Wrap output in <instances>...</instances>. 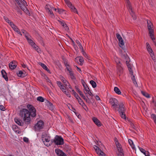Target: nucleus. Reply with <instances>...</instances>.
Segmentation results:
<instances>
[{"mask_svg": "<svg viewBox=\"0 0 156 156\" xmlns=\"http://www.w3.org/2000/svg\"><path fill=\"white\" fill-rule=\"evenodd\" d=\"M45 8L46 10L48 12L49 14L51 15L52 17H54V15L52 12V11L51 9H53L55 10L56 11V9L55 8H54L53 7L51 8V7H50L49 5H47L45 6Z\"/></svg>", "mask_w": 156, "mask_h": 156, "instance_id": "9b49d317", "label": "nucleus"}, {"mask_svg": "<svg viewBox=\"0 0 156 156\" xmlns=\"http://www.w3.org/2000/svg\"><path fill=\"white\" fill-rule=\"evenodd\" d=\"M94 148L97 153L99 156H105V154L98 147L95 146L94 147Z\"/></svg>", "mask_w": 156, "mask_h": 156, "instance_id": "f8f14e48", "label": "nucleus"}, {"mask_svg": "<svg viewBox=\"0 0 156 156\" xmlns=\"http://www.w3.org/2000/svg\"><path fill=\"white\" fill-rule=\"evenodd\" d=\"M44 126L43 122L41 120L38 121L34 126L36 131H40L43 129Z\"/></svg>", "mask_w": 156, "mask_h": 156, "instance_id": "6e6552de", "label": "nucleus"}, {"mask_svg": "<svg viewBox=\"0 0 156 156\" xmlns=\"http://www.w3.org/2000/svg\"><path fill=\"white\" fill-rule=\"evenodd\" d=\"M39 64L43 68V69L46 70L49 73L50 72L49 69L45 64L41 62Z\"/></svg>", "mask_w": 156, "mask_h": 156, "instance_id": "cd10ccee", "label": "nucleus"}, {"mask_svg": "<svg viewBox=\"0 0 156 156\" xmlns=\"http://www.w3.org/2000/svg\"><path fill=\"white\" fill-rule=\"evenodd\" d=\"M76 42L78 44V45H80V44H81L80 42L78 40H76Z\"/></svg>", "mask_w": 156, "mask_h": 156, "instance_id": "774afa93", "label": "nucleus"}, {"mask_svg": "<svg viewBox=\"0 0 156 156\" xmlns=\"http://www.w3.org/2000/svg\"><path fill=\"white\" fill-rule=\"evenodd\" d=\"M77 99L78 100V101L79 103V104L80 105H81V103H83V105L82 106H86L87 107V108L88 109V108L87 107L86 105L84 104V103L83 101L80 98V97H79V98H78V99Z\"/></svg>", "mask_w": 156, "mask_h": 156, "instance_id": "473e14b6", "label": "nucleus"}, {"mask_svg": "<svg viewBox=\"0 0 156 156\" xmlns=\"http://www.w3.org/2000/svg\"><path fill=\"white\" fill-rule=\"evenodd\" d=\"M26 39L27 40L30 44V45L33 48L36 49L38 52H39L38 51L39 49H38V47L35 44L32 40L29 38V36L27 37Z\"/></svg>", "mask_w": 156, "mask_h": 156, "instance_id": "9d476101", "label": "nucleus"}, {"mask_svg": "<svg viewBox=\"0 0 156 156\" xmlns=\"http://www.w3.org/2000/svg\"><path fill=\"white\" fill-rule=\"evenodd\" d=\"M116 37L118 40L122 39V38L120 35L118 33L116 34Z\"/></svg>", "mask_w": 156, "mask_h": 156, "instance_id": "37998d69", "label": "nucleus"}, {"mask_svg": "<svg viewBox=\"0 0 156 156\" xmlns=\"http://www.w3.org/2000/svg\"><path fill=\"white\" fill-rule=\"evenodd\" d=\"M132 81H133V83L134 84H137L136 81V80L135 77L134 76H132Z\"/></svg>", "mask_w": 156, "mask_h": 156, "instance_id": "c03bdc74", "label": "nucleus"}, {"mask_svg": "<svg viewBox=\"0 0 156 156\" xmlns=\"http://www.w3.org/2000/svg\"><path fill=\"white\" fill-rule=\"evenodd\" d=\"M147 25L148 29L149 31V34L150 35V36L152 40H153L155 39L154 37V35L153 33L154 30L152 29L153 27V24L151 23V21L149 20H147Z\"/></svg>", "mask_w": 156, "mask_h": 156, "instance_id": "39448f33", "label": "nucleus"}, {"mask_svg": "<svg viewBox=\"0 0 156 156\" xmlns=\"http://www.w3.org/2000/svg\"><path fill=\"white\" fill-rule=\"evenodd\" d=\"M120 44L122 45H123L124 44V43L123 42V40L122 39L120 40H119Z\"/></svg>", "mask_w": 156, "mask_h": 156, "instance_id": "3c124183", "label": "nucleus"}, {"mask_svg": "<svg viewBox=\"0 0 156 156\" xmlns=\"http://www.w3.org/2000/svg\"><path fill=\"white\" fill-rule=\"evenodd\" d=\"M55 152L58 156H67L65 153L58 149H55Z\"/></svg>", "mask_w": 156, "mask_h": 156, "instance_id": "2eb2a0df", "label": "nucleus"}, {"mask_svg": "<svg viewBox=\"0 0 156 156\" xmlns=\"http://www.w3.org/2000/svg\"><path fill=\"white\" fill-rule=\"evenodd\" d=\"M59 22H60V24L64 27V28L65 29V30H66L68 31L69 29L68 27L67 26L66 24V23L63 21H59Z\"/></svg>", "mask_w": 156, "mask_h": 156, "instance_id": "5701e85b", "label": "nucleus"}, {"mask_svg": "<svg viewBox=\"0 0 156 156\" xmlns=\"http://www.w3.org/2000/svg\"><path fill=\"white\" fill-rule=\"evenodd\" d=\"M0 109L3 111H4L5 110V108L2 105H0Z\"/></svg>", "mask_w": 156, "mask_h": 156, "instance_id": "09e8293b", "label": "nucleus"}, {"mask_svg": "<svg viewBox=\"0 0 156 156\" xmlns=\"http://www.w3.org/2000/svg\"><path fill=\"white\" fill-rule=\"evenodd\" d=\"M92 120L98 126H101V123L100 121L96 118L94 117L92 118Z\"/></svg>", "mask_w": 156, "mask_h": 156, "instance_id": "6ab92c4d", "label": "nucleus"}, {"mask_svg": "<svg viewBox=\"0 0 156 156\" xmlns=\"http://www.w3.org/2000/svg\"><path fill=\"white\" fill-rule=\"evenodd\" d=\"M48 103L47 104L48 107L50 109L52 110L53 109L54 106H53L52 103L48 101H47Z\"/></svg>", "mask_w": 156, "mask_h": 156, "instance_id": "a878e982", "label": "nucleus"}, {"mask_svg": "<svg viewBox=\"0 0 156 156\" xmlns=\"http://www.w3.org/2000/svg\"><path fill=\"white\" fill-rule=\"evenodd\" d=\"M84 92L86 95L88 94L90 96L92 97L93 96V94H92V92L90 91V89L88 86H87V87L84 88Z\"/></svg>", "mask_w": 156, "mask_h": 156, "instance_id": "f3484780", "label": "nucleus"}, {"mask_svg": "<svg viewBox=\"0 0 156 156\" xmlns=\"http://www.w3.org/2000/svg\"><path fill=\"white\" fill-rule=\"evenodd\" d=\"M128 68L129 72H130L131 74H133V72L132 71V69L130 65L127 66Z\"/></svg>", "mask_w": 156, "mask_h": 156, "instance_id": "a18cd8bd", "label": "nucleus"}, {"mask_svg": "<svg viewBox=\"0 0 156 156\" xmlns=\"http://www.w3.org/2000/svg\"><path fill=\"white\" fill-rule=\"evenodd\" d=\"M10 26L14 30L17 32L18 34L22 35V34L21 32L19 31V29L17 28L16 26L15 25L14 23H11Z\"/></svg>", "mask_w": 156, "mask_h": 156, "instance_id": "dca6fc26", "label": "nucleus"}, {"mask_svg": "<svg viewBox=\"0 0 156 156\" xmlns=\"http://www.w3.org/2000/svg\"><path fill=\"white\" fill-rule=\"evenodd\" d=\"M18 76L19 77H24L26 75L25 72H23L22 71H19L18 73H17Z\"/></svg>", "mask_w": 156, "mask_h": 156, "instance_id": "393cba45", "label": "nucleus"}, {"mask_svg": "<svg viewBox=\"0 0 156 156\" xmlns=\"http://www.w3.org/2000/svg\"><path fill=\"white\" fill-rule=\"evenodd\" d=\"M55 143L57 145H62L64 144V140L63 138L60 136L56 135L53 140Z\"/></svg>", "mask_w": 156, "mask_h": 156, "instance_id": "0eeeda50", "label": "nucleus"}, {"mask_svg": "<svg viewBox=\"0 0 156 156\" xmlns=\"http://www.w3.org/2000/svg\"><path fill=\"white\" fill-rule=\"evenodd\" d=\"M78 46L80 49L81 50V51H83V48L82 47L81 44H80V45H78Z\"/></svg>", "mask_w": 156, "mask_h": 156, "instance_id": "4d7b16f0", "label": "nucleus"}, {"mask_svg": "<svg viewBox=\"0 0 156 156\" xmlns=\"http://www.w3.org/2000/svg\"><path fill=\"white\" fill-rule=\"evenodd\" d=\"M1 72L3 77L6 81H8V79L7 76V74L5 71L4 70H2L1 71Z\"/></svg>", "mask_w": 156, "mask_h": 156, "instance_id": "aec40b11", "label": "nucleus"}, {"mask_svg": "<svg viewBox=\"0 0 156 156\" xmlns=\"http://www.w3.org/2000/svg\"><path fill=\"white\" fill-rule=\"evenodd\" d=\"M139 149L140 151L143 153L146 156H150L149 153L148 151H146L143 148L141 147H139Z\"/></svg>", "mask_w": 156, "mask_h": 156, "instance_id": "412c9836", "label": "nucleus"}, {"mask_svg": "<svg viewBox=\"0 0 156 156\" xmlns=\"http://www.w3.org/2000/svg\"><path fill=\"white\" fill-rule=\"evenodd\" d=\"M114 90L115 92L118 94H121V92L120 90L117 87H114Z\"/></svg>", "mask_w": 156, "mask_h": 156, "instance_id": "c756f323", "label": "nucleus"}, {"mask_svg": "<svg viewBox=\"0 0 156 156\" xmlns=\"http://www.w3.org/2000/svg\"><path fill=\"white\" fill-rule=\"evenodd\" d=\"M14 120L16 123L20 126H23L24 124L23 121L19 119L15 118Z\"/></svg>", "mask_w": 156, "mask_h": 156, "instance_id": "a211bd4d", "label": "nucleus"}, {"mask_svg": "<svg viewBox=\"0 0 156 156\" xmlns=\"http://www.w3.org/2000/svg\"><path fill=\"white\" fill-rule=\"evenodd\" d=\"M83 58L82 57H80L79 58V61L81 63H82L83 62Z\"/></svg>", "mask_w": 156, "mask_h": 156, "instance_id": "5fc2aeb1", "label": "nucleus"}, {"mask_svg": "<svg viewBox=\"0 0 156 156\" xmlns=\"http://www.w3.org/2000/svg\"><path fill=\"white\" fill-rule=\"evenodd\" d=\"M115 144H116V145L117 146V147L118 148V147H120V144L118 142V141H117L116 142H115Z\"/></svg>", "mask_w": 156, "mask_h": 156, "instance_id": "6e6d98bb", "label": "nucleus"}, {"mask_svg": "<svg viewBox=\"0 0 156 156\" xmlns=\"http://www.w3.org/2000/svg\"><path fill=\"white\" fill-rule=\"evenodd\" d=\"M67 70L69 73V75L70 76V77L71 79L73 80H74L76 79V77L75 76L73 72L72 71L70 68L67 67Z\"/></svg>", "mask_w": 156, "mask_h": 156, "instance_id": "ddd939ff", "label": "nucleus"}, {"mask_svg": "<svg viewBox=\"0 0 156 156\" xmlns=\"http://www.w3.org/2000/svg\"><path fill=\"white\" fill-rule=\"evenodd\" d=\"M23 140L25 142H27L28 141V139L27 137H24L23 138Z\"/></svg>", "mask_w": 156, "mask_h": 156, "instance_id": "bf43d9fd", "label": "nucleus"}, {"mask_svg": "<svg viewBox=\"0 0 156 156\" xmlns=\"http://www.w3.org/2000/svg\"><path fill=\"white\" fill-rule=\"evenodd\" d=\"M61 80L63 82V83H66V81L64 78V77H63L62 76H61L60 77Z\"/></svg>", "mask_w": 156, "mask_h": 156, "instance_id": "49530a36", "label": "nucleus"}, {"mask_svg": "<svg viewBox=\"0 0 156 156\" xmlns=\"http://www.w3.org/2000/svg\"><path fill=\"white\" fill-rule=\"evenodd\" d=\"M27 107L28 109L29 113L32 117H35L36 116V110L35 108L32 105H28Z\"/></svg>", "mask_w": 156, "mask_h": 156, "instance_id": "423d86ee", "label": "nucleus"}, {"mask_svg": "<svg viewBox=\"0 0 156 156\" xmlns=\"http://www.w3.org/2000/svg\"><path fill=\"white\" fill-rule=\"evenodd\" d=\"M82 83L83 85L84 88H85L86 87H87V85L86 83H85V82L83 80H82Z\"/></svg>", "mask_w": 156, "mask_h": 156, "instance_id": "de8ad7c7", "label": "nucleus"}, {"mask_svg": "<svg viewBox=\"0 0 156 156\" xmlns=\"http://www.w3.org/2000/svg\"><path fill=\"white\" fill-rule=\"evenodd\" d=\"M17 66V63L16 61H12L9 64V68L11 69H14Z\"/></svg>", "mask_w": 156, "mask_h": 156, "instance_id": "4468645a", "label": "nucleus"}, {"mask_svg": "<svg viewBox=\"0 0 156 156\" xmlns=\"http://www.w3.org/2000/svg\"><path fill=\"white\" fill-rule=\"evenodd\" d=\"M67 6L69 7L71 5L72 3L69 2V0H64Z\"/></svg>", "mask_w": 156, "mask_h": 156, "instance_id": "a19ab883", "label": "nucleus"}, {"mask_svg": "<svg viewBox=\"0 0 156 156\" xmlns=\"http://www.w3.org/2000/svg\"><path fill=\"white\" fill-rule=\"evenodd\" d=\"M64 64L65 65V66H66V69H67V67H68L69 68H70V67H69V65L67 64V62L66 61H65L64 62Z\"/></svg>", "mask_w": 156, "mask_h": 156, "instance_id": "603ef678", "label": "nucleus"}, {"mask_svg": "<svg viewBox=\"0 0 156 156\" xmlns=\"http://www.w3.org/2000/svg\"><path fill=\"white\" fill-rule=\"evenodd\" d=\"M50 138L45 133L43 134L42 136V140L44 145L47 147L50 146L52 142V141H50Z\"/></svg>", "mask_w": 156, "mask_h": 156, "instance_id": "20e7f679", "label": "nucleus"}, {"mask_svg": "<svg viewBox=\"0 0 156 156\" xmlns=\"http://www.w3.org/2000/svg\"><path fill=\"white\" fill-rule=\"evenodd\" d=\"M128 142L131 146L132 148L133 149H134L135 147V146L132 140L130 139H129L128 140Z\"/></svg>", "mask_w": 156, "mask_h": 156, "instance_id": "72a5a7b5", "label": "nucleus"}, {"mask_svg": "<svg viewBox=\"0 0 156 156\" xmlns=\"http://www.w3.org/2000/svg\"><path fill=\"white\" fill-rule=\"evenodd\" d=\"M86 96L87 97V98L85 97L86 99H84L86 101V102L89 104H90L91 103V100L92 99V97H89L88 95V94L86 95Z\"/></svg>", "mask_w": 156, "mask_h": 156, "instance_id": "b1692460", "label": "nucleus"}, {"mask_svg": "<svg viewBox=\"0 0 156 156\" xmlns=\"http://www.w3.org/2000/svg\"><path fill=\"white\" fill-rule=\"evenodd\" d=\"M19 115L23 119L25 124L28 125L30 123L31 118L28 109L26 108L20 109L19 112Z\"/></svg>", "mask_w": 156, "mask_h": 156, "instance_id": "f03ea898", "label": "nucleus"}, {"mask_svg": "<svg viewBox=\"0 0 156 156\" xmlns=\"http://www.w3.org/2000/svg\"><path fill=\"white\" fill-rule=\"evenodd\" d=\"M66 83H63L64 85L65 86V87H66L68 86V84H69V83L66 81L65 82Z\"/></svg>", "mask_w": 156, "mask_h": 156, "instance_id": "680f3d73", "label": "nucleus"}, {"mask_svg": "<svg viewBox=\"0 0 156 156\" xmlns=\"http://www.w3.org/2000/svg\"><path fill=\"white\" fill-rule=\"evenodd\" d=\"M90 83L91 84L93 88H94L96 87L97 84L95 81L93 80H91L90 81Z\"/></svg>", "mask_w": 156, "mask_h": 156, "instance_id": "2f4dec72", "label": "nucleus"}, {"mask_svg": "<svg viewBox=\"0 0 156 156\" xmlns=\"http://www.w3.org/2000/svg\"><path fill=\"white\" fill-rule=\"evenodd\" d=\"M21 31L22 32L23 34L24 35L26 38L29 36L28 34L27 33V32L26 30H22Z\"/></svg>", "mask_w": 156, "mask_h": 156, "instance_id": "4c0bfd02", "label": "nucleus"}, {"mask_svg": "<svg viewBox=\"0 0 156 156\" xmlns=\"http://www.w3.org/2000/svg\"><path fill=\"white\" fill-rule=\"evenodd\" d=\"M109 102L113 107L115 111H118L121 117L123 119L126 118V114L125 113V106L123 103H120L119 104L118 108V100L115 98H112L109 99Z\"/></svg>", "mask_w": 156, "mask_h": 156, "instance_id": "f257e3e1", "label": "nucleus"}, {"mask_svg": "<svg viewBox=\"0 0 156 156\" xmlns=\"http://www.w3.org/2000/svg\"><path fill=\"white\" fill-rule=\"evenodd\" d=\"M37 100L41 102H44V99L41 96H39L37 98Z\"/></svg>", "mask_w": 156, "mask_h": 156, "instance_id": "c9c22d12", "label": "nucleus"}, {"mask_svg": "<svg viewBox=\"0 0 156 156\" xmlns=\"http://www.w3.org/2000/svg\"><path fill=\"white\" fill-rule=\"evenodd\" d=\"M122 64L120 65H118L117 66V68L118 72V73H120L119 75L121 74L123 72V69L122 66Z\"/></svg>", "mask_w": 156, "mask_h": 156, "instance_id": "4be33fe9", "label": "nucleus"}, {"mask_svg": "<svg viewBox=\"0 0 156 156\" xmlns=\"http://www.w3.org/2000/svg\"><path fill=\"white\" fill-rule=\"evenodd\" d=\"M72 92H73V94L74 95V96L75 97L76 99H78V98H79L80 97L78 95V94L75 92V91L73 90H72Z\"/></svg>", "mask_w": 156, "mask_h": 156, "instance_id": "e433bc0d", "label": "nucleus"}, {"mask_svg": "<svg viewBox=\"0 0 156 156\" xmlns=\"http://www.w3.org/2000/svg\"><path fill=\"white\" fill-rule=\"evenodd\" d=\"M84 99H86L85 96L83 94L82 92L81 91H79L78 93Z\"/></svg>", "mask_w": 156, "mask_h": 156, "instance_id": "79ce46f5", "label": "nucleus"}, {"mask_svg": "<svg viewBox=\"0 0 156 156\" xmlns=\"http://www.w3.org/2000/svg\"><path fill=\"white\" fill-rule=\"evenodd\" d=\"M151 117L154 120V121L156 124V115L154 114H152L151 115Z\"/></svg>", "mask_w": 156, "mask_h": 156, "instance_id": "ea45409f", "label": "nucleus"}, {"mask_svg": "<svg viewBox=\"0 0 156 156\" xmlns=\"http://www.w3.org/2000/svg\"><path fill=\"white\" fill-rule=\"evenodd\" d=\"M95 98L97 100H100V99L98 95H96L95 96Z\"/></svg>", "mask_w": 156, "mask_h": 156, "instance_id": "e2e57ef3", "label": "nucleus"}, {"mask_svg": "<svg viewBox=\"0 0 156 156\" xmlns=\"http://www.w3.org/2000/svg\"><path fill=\"white\" fill-rule=\"evenodd\" d=\"M127 8H128L129 11L133 20H135L136 19V16L135 15L132 9L130 2L128 0L127 1Z\"/></svg>", "mask_w": 156, "mask_h": 156, "instance_id": "1a4fd4ad", "label": "nucleus"}, {"mask_svg": "<svg viewBox=\"0 0 156 156\" xmlns=\"http://www.w3.org/2000/svg\"><path fill=\"white\" fill-rule=\"evenodd\" d=\"M115 61L116 64L117 66H118V65H121V64L120 62V60L119 58L116 57L115 58Z\"/></svg>", "mask_w": 156, "mask_h": 156, "instance_id": "7c9ffc66", "label": "nucleus"}, {"mask_svg": "<svg viewBox=\"0 0 156 156\" xmlns=\"http://www.w3.org/2000/svg\"><path fill=\"white\" fill-rule=\"evenodd\" d=\"M117 154L118 156H124V154L122 152H121L120 153H118Z\"/></svg>", "mask_w": 156, "mask_h": 156, "instance_id": "864d4df0", "label": "nucleus"}, {"mask_svg": "<svg viewBox=\"0 0 156 156\" xmlns=\"http://www.w3.org/2000/svg\"><path fill=\"white\" fill-rule=\"evenodd\" d=\"M131 126L134 129H135L136 127L133 123H131Z\"/></svg>", "mask_w": 156, "mask_h": 156, "instance_id": "338daca9", "label": "nucleus"}, {"mask_svg": "<svg viewBox=\"0 0 156 156\" xmlns=\"http://www.w3.org/2000/svg\"><path fill=\"white\" fill-rule=\"evenodd\" d=\"M57 83L59 87L61 86V85L62 84L61 83V82L59 81H57Z\"/></svg>", "mask_w": 156, "mask_h": 156, "instance_id": "052dcab7", "label": "nucleus"}, {"mask_svg": "<svg viewBox=\"0 0 156 156\" xmlns=\"http://www.w3.org/2000/svg\"><path fill=\"white\" fill-rule=\"evenodd\" d=\"M146 45H147V49H149L150 50H151V52H150V54H151V56H152V55H153V51L152 50V49L151 48L150 45H149L148 43L147 42L146 43Z\"/></svg>", "mask_w": 156, "mask_h": 156, "instance_id": "c85d7f7f", "label": "nucleus"}, {"mask_svg": "<svg viewBox=\"0 0 156 156\" xmlns=\"http://www.w3.org/2000/svg\"><path fill=\"white\" fill-rule=\"evenodd\" d=\"M81 51L82 52V53L83 56H85L86 58H88V56L86 52L84 51V50H83V51Z\"/></svg>", "mask_w": 156, "mask_h": 156, "instance_id": "8fccbe9b", "label": "nucleus"}, {"mask_svg": "<svg viewBox=\"0 0 156 156\" xmlns=\"http://www.w3.org/2000/svg\"><path fill=\"white\" fill-rule=\"evenodd\" d=\"M5 21L9 23L10 25L11 24V23H12V22H11L10 20H9L7 18V17L5 16H4L3 17Z\"/></svg>", "mask_w": 156, "mask_h": 156, "instance_id": "58836bf2", "label": "nucleus"}, {"mask_svg": "<svg viewBox=\"0 0 156 156\" xmlns=\"http://www.w3.org/2000/svg\"><path fill=\"white\" fill-rule=\"evenodd\" d=\"M117 149H118V153H120V152H122V148H121V147H118Z\"/></svg>", "mask_w": 156, "mask_h": 156, "instance_id": "13d9d810", "label": "nucleus"}, {"mask_svg": "<svg viewBox=\"0 0 156 156\" xmlns=\"http://www.w3.org/2000/svg\"><path fill=\"white\" fill-rule=\"evenodd\" d=\"M141 93L145 97H146L147 98H150V96L147 93L144 91H141Z\"/></svg>", "mask_w": 156, "mask_h": 156, "instance_id": "f704fd0d", "label": "nucleus"}, {"mask_svg": "<svg viewBox=\"0 0 156 156\" xmlns=\"http://www.w3.org/2000/svg\"><path fill=\"white\" fill-rule=\"evenodd\" d=\"M69 7L71 9V11L74 12L76 13L77 14H78V12L76 9L71 4V5L70 6H69Z\"/></svg>", "mask_w": 156, "mask_h": 156, "instance_id": "bb28decb", "label": "nucleus"}, {"mask_svg": "<svg viewBox=\"0 0 156 156\" xmlns=\"http://www.w3.org/2000/svg\"><path fill=\"white\" fill-rule=\"evenodd\" d=\"M21 9L27 14H30L26 6H27L26 2L24 0H15Z\"/></svg>", "mask_w": 156, "mask_h": 156, "instance_id": "7ed1b4c3", "label": "nucleus"}, {"mask_svg": "<svg viewBox=\"0 0 156 156\" xmlns=\"http://www.w3.org/2000/svg\"><path fill=\"white\" fill-rule=\"evenodd\" d=\"M64 86L63 84L61 85V86L59 87L61 90L62 89L64 88Z\"/></svg>", "mask_w": 156, "mask_h": 156, "instance_id": "69168bd1", "label": "nucleus"}, {"mask_svg": "<svg viewBox=\"0 0 156 156\" xmlns=\"http://www.w3.org/2000/svg\"><path fill=\"white\" fill-rule=\"evenodd\" d=\"M76 68L77 69V71L79 72L80 73H81V72H82L81 69L80 68H79L77 66H76Z\"/></svg>", "mask_w": 156, "mask_h": 156, "instance_id": "0e129e2a", "label": "nucleus"}]
</instances>
